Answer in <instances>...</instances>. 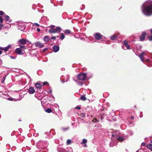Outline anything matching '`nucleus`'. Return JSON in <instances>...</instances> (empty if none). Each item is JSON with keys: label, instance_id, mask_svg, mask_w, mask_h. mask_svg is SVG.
I'll use <instances>...</instances> for the list:
<instances>
[{"label": "nucleus", "instance_id": "0eeeda50", "mask_svg": "<svg viewBox=\"0 0 152 152\" xmlns=\"http://www.w3.org/2000/svg\"><path fill=\"white\" fill-rule=\"evenodd\" d=\"M34 45L36 47L41 48L44 46V45L39 42H36L34 43Z\"/></svg>", "mask_w": 152, "mask_h": 152}, {"label": "nucleus", "instance_id": "8fccbe9b", "mask_svg": "<svg viewBox=\"0 0 152 152\" xmlns=\"http://www.w3.org/2000/svg\"><path fill=\"white\" fill-rule=\"evenodd\" d=\"M67 76H68V79L69 78V75H67Z\"/></svg>", "mask_w": 152, "mask_h": 152}, {"label": "nucleus", "instance_id": "a211bd4d", "mask_svg": "<svg viewBox=\"0 0 152 152\" xmlns=\"http://www.w3.org/2000/svg\"><path fill=\"white\" fill-rule=\"evenodd\" d=\"M118 140L120 142H122L124 141L125 139V138H123L122 137H119L117 138Z\"/></svg>", "mask_w": 152, "mask_h": 152}, {"label": "nucleus", "instance_id": "ddd939ff", "mask_svg": "<svg viewBox=\"0 0 152 152\" xmlns=\"http://www.w3.org/2000/svg\"><path fill=\"white\" fill-rule=\"evenodd\" d=\"M27 40L24 39H21L18 41V42L20 43L23 45H25L26 44Z\"/></svg>", "mask_w": 152, "mask_h": 152}, {"label": "nucleus", "instance_id": "aec40b11", "mask_svg": "<svg viewBox=\"0 0 152 152\" xmlns=\"http://www.w3.org/2000/svg\"><path fill=\"white\" fill-rule=\"evenodd\" d=\"M147 148L150 149L151 151H152V144H150L148 145H147Z\"/></svg>", "mask_w": 152, "mask_h": 152}, {"label": "nucleus", "instance_id": "79ce46f5", "mask_svg": "<svg viewBox=\"0 0 152 152\" xmlns=\"http://www.w3.org/2000/svg\"><path fill=\"white\" fill-rule=\"evenodd\" d=\"M87 145L86 144H85L84 145H83V147H87Z\"/></svg>", "mask_w": 152, "mask_h": 152}, {"label": "nucleus", "instance_id": "58836bf2", "mask_svg": "<svg viewBox=\"0 0 152 152\" xmlns=\"http://www.w3.org/2000/svg\"><path fill=\"white\" fill-rule=\"evenodd\" d=\"M145 142H143L141 144V145L142 146H145Z\"/></svg>", "mask_w": 152, "mask_h": 152}, {"label": "nucleus", "instance_id": "20e7f679", "mask_svg": "<svg viewBox=\"0 0 152 152\" xmlns=\"http://www.w3.org/2000/svg\"><path fill=\"white\" fill-rule=\"evenodd\" d=\"M94 36L95 38L97 40L102 39V35L99 33H96L94 34Z\"/></svg>", "mask_w": 152, "mask_h": 152}, {"label": "nucleus", "instance_id": "c9c22d12", "mask_svg": "<svg viewBox=\"0 0 152 152\" xmlns=\"http://www.w3.org/2000/svg\"><path fill=\"white\" fill-rule=\"evenodd\" d=\"M4 12L2 11H0V15H4Z\"/></svg>", "mask_w": 152, "mask_h": 152}, {"label": "nucleus", "instance_id": "5fc2aeb1", "mask_svg": "<svg viewBox=\"0 0 152 152\" xmlns=\"http://www.w3.org/2000/svg\"><path fill=\"white\" fill-rule=\"evenodd\" d=\"M56 107L58 106V105L57 104H56Z\"/></svg>", "mask_w": 152, "mask_h": 152}, {"label": "nucleus", "instance_id": "393cba45", "mask_svg": "<svg viewBox=\"0 0 152 152\" xmlns=\"http://www.w3.org/2000/svg\"><path fill=\"white\" fill-rule=\"evenodd\" d=\"M65 38V36L64 34L63 33L61 34V35L60 37V38L61 39L63 40V39Z\"/></svg>", "mask_w": 152, "mask_h": 152}, {"label": "nucleus", "instance_id": "4d7b16f0", "mask_svg": "<svg viewBox=\"0 0 152 152\" xmlns=\"http://www.w3.org/2000/svg\"><path fill=\"white\" fill-rule=\"evenodd\" d=\"M1 27H0V30L1 29Z\"/></svg>", "mask_w": 152, "mask_h": 152}, {"label": "nucleus", "instance_id": "052dcab7", "mask_svg": "<svg viewBox=\"0 0 152 152\" xmlns=\"http://www.w3.org/2000/svg\"><path fill=\"white\" fill-rule=\"evenodd\" d=\"M9 21L10 22H11V21H10V20H9Z\"/></svg>", "mask_w": 152, "mask_h": 152}, {"label": "nucleus", "instance_id": "4468645a", "mask_svg": "<svg viewBox=\"0 0 152 152\" xmlns=\"http://www.w3.org/2000/svg\"><path fill=\"white\" fill-rule=\"evenodd\" d=\"M16 52L18 54L20 55L23 54V53L22 52V50L20 48H17L15 50Z\"/></svg>", "mask_w": 152, "mask_h": 152}, {"label": "nucleus", "instance_id": "9b49d317", "mask_svg": "<svg viewBox=\"0 0 152 152\" xmlns=\"http://www.w3.org/2000/svg\"><path fill=\"white\" fill-rule=\"evenodd\" d=\"M146 33L145 32H142V35L140 37V40L142 41H143L145 39V36L146 35Z\"/></svg>", "mask_w": 152, "mask_h": 152}, {"label": "nucleus", "instance_id": "b1692460", "mask_svg": "<svg viewBox=\"0 0 152 152\" xmlns=\"http://www.w3.org/2000/svg\"><path fill=\"white\" fill-rule=\"evenodd\" d=\"M39 26H40V25L39 24H38L37 23H33V27L37 26V27H38Z\"/></svg>", "mask_w": 152, "mask_h": 152}, {"label": "nucleus", "instance_id": "69168bd1", "mask_svg": "<svg viewBox=\"0 0 152 152\" xmlns=\"http://www.w3.org/2000/svg\"><path fill=\"white\" fill-rule=\"evenodd\" d=\"M151 142H152V141H151Z\"/></svg>", "mask_w": 152, "mask_h": 152}, {"label": "nucleus", "instance_id": "c03bdc74", "mask_svg": "<svg viewBox=\"0 0 152 152\" xmlns=\"http://www.w3.org/2000/svg\"><path fill=\"white\" fill-rule=\"evenodd\" d=\"M55 27V26H54V25H52L51 26V27L52 28H53Z\"/></svg>", "mask_w": 152, "mask_h": 152}, {"label": "nucleus", "instance_id": "ea45409f", "mask_svg": "<svg viewBox=\"0 0 152 152\" xmlns=\"http://www.w3.org/2000/svg\"><path fill=\"white\" fill-rule=\"evenodd\" d=\"M56 38V37H53L51 38V39H55Z\"/></svg>", "mask_w": 152, "mask_h": 152}, {"label": "nucleus", "instance_id": "7c9ffc66", "mask_svg": "<svg viewBox=\"0 0 152 152\" xmlns=\"http://www.w3.org/2000/svg\"><path fill=\"white\" fill-rule=\"evenodd\" d=\"M71 142V141L70 139H68L67 141V144L68 145L70 144Z\"/></svg>", "mask_w": 152, "mask_h": 152}, {"label": "nucleus", "instance_id": "6ab92c4d", "mask_svg": "<svg viewBox=\"0 0 152 152\" xmlns=\"http://www.w3.org/2000/svg\"><path fill=\"white\" fill-rule=\"evenodd\" d=\"M110 38L111 40H115L117 39V36L115 34H114L111 36Z\"/></svg>", "mask_w": 152, "mask_h": 152}, {"label": "nucleus", "instance_id": "2eb2a0df", "mask_svg": "<svg viewBox=\"0 0 152 152\" xmlns=\"http://www.w3.org/2000/svg\"><path fill=\"white\" fill-rule=\"evenodd\" d=\"M50 95V96H49V98H48V99L50 101H51L52 102L54 101L55 98L53 97V95L51 94Z\"/></svg>", "mask_w": 152, "mask_h": 152}, {"label": "nucleus", "instance_id": "6e6552de", "mask_svg": "<svg viewBox=\"0 0 152 152\" xmlns=\"http://www.w3.org/2000/svg\"><path fill=\"white\" fill-rule=\"evenodd\" d=\"M53 50L55 52H58L59 50V46L55 45L53 47Z\"/></svg>", "mask_w": 152, "mask_h": 152}, {"label": "nucleus", "instance_id": "4c0bfd02", "mask_svg": "<svg viewBox=\"0 0 152 152\" xmlns=\"http://www.w3.org/2000/svg\"><path fill=\"white\" fill-rule=\"evenodd\" d=\"M52 92V90L51 89H49V91H48V95H49V93H51Z\"/></svg>", "mask_w": 152, "mask_h": 152}, {"label": "nucleus", "instance_id": "f3484780", "mask_svg": "<svg viewBox=\"0 0 152 152\" xmlns=\"http://www.w3.org/2000/svg\"><path fill=\"white\" fill-rule=\"evenodd\" d=\"M17 28L18 29H20L21 31H23L24 30V26H20V25H18L17 27Z\"/></svg>", "mask_w": 152, "mask_h": 152}, {"label": "nucleus", "instance_id": "39448f33", "mask_svg": "<svg viewBox=\"0 0 152 152\" xmlns=\"http://www.w3.org/2000/svg\"><path fill=\"white\" fill-rule=\"evenodd\" d=\"M35 92V90L34 88L31 86L29 87L28 89V92L30 94H34Z\"/></svg>", "mask_w": 152, "mask_h": 152}, {"label": "nucleus", "instance_id": "37998d69", "mask_svg": "<svg viewBox=\"0 0 152 152\" xmlns=\"http://www.w3.org/2000/svg\"><path fill=\"white\" fill-rule=\"evenodd\" d=\"M48 83L47 82H44L43 83V85H45L46 84H47Z\"/></svg>", "mask_w": 152, "mask_h": 152}, {"label": "nucleus", "instance_id": "dca6fc26", "mask_svg": "<svg viewBox=\"0 0 152 152\" xmlns=\"http://www.w3.org/2000/svg\"><path fill=\"white\" fill-rule=\"evenodd\" d=\"M36 87L37 89H40L42 87V85L39 83H36L35 84Z\"/></svg>", "mask_w": 152, "mask_h": 152}, {"label": "nucleus", "instance_id": "72a5a7b5", "mask_svg": "<svg viewBox=\"0 0 152 152\" xmlns=\"http://www.w3.org/2000/svg\"><path fill=\"white\" fill-rule=\"evenodd\" d=\"M3 21V18L0 16V23H1Z\"/></svg>", "mask_w": 152, "mask_h": 152}, {"label": "nucleus", "instance_id": "603ef678", "mask_svg": "<svg viewBox=\"0 0 152 152\" xmlns=\"http://www.w3.org/2000/svg\"><path fill=\"white\" fill-rule=\"evenodd\" d=\"M2 51H0V55L2 53Z\"/></svg>", "mask_w": 152, "mask_h": 152}, {"label": "nucleus", "instance_id": "f704fd0d", "mask_svg": "<svg viewBox=\"0 0 152 152\" xmlns=\"http://www.w3.org/2000/svg\"><path fill=\"white\" fill-rule=\"evenodd\" d=\"M5 78H6V77H4L3 78H2V80L1 82V83H3L4 81L5 80Z\"/></svg>", "mask_w": 152, "mask_h": 152}, {"label": "nucleus", "instance_id": "680f3d73", "mask_svg": "<svg viewBox=\"0 0 152 152\" xmlns=\"http://www.w3.org/2000/svg\"><path fill=\"white\" fill-rule=\"evenodd\" d=\"M113 142V141H111V143H112V142Z\"/></svg>", "mask_w": 152, "mask_h": 152}, {"label": "nucleus", "instance_id": "6e6d98bb", "mask_svg": "<svg viewBox=\"0 0 152 152\" xmlns=\"http://www.w3.org/2000/svg\"><path fill=\"white\" fill-rule=\"evenodd\" d=\"M146 60V61H149V60L148 59H147Z\"/></svg>", "mask_w": 152, "mask_h": 152}, {"label": "nucleus", "instance_id": "a19ab883", "mask_svg": "<svg viewBox=\"0 0 152 152\" xmlns=\"http://www.w3.org/2000/svg\"><path fill=\"white\" fill-rule=\"evenodd\" d=\"M37 30L38 32H39L40 31V29L39 28H37Z\"/></svg>", "mask_w": 152, "mask_h": 152}, {"label": "nucleus", "instance_id": "49530a36", "mask_svg": "<svg viewBox=\"0 0 152 152\" xmlns=\"http://www.w3.org/2000/svg\"><path fill=\"white\" fill-rule=\"evenodd\" d=\"M61 70H62V71H63L64 70H65V69L64 68H62L61 69Z\"/></svg>", "mask_w": 152, "mask_h": 152}, {"label": "nucleus", "instance_id": "864d4df0", "mask_svg": "<svg viewBox=\"0 0 152 152\" xmlns=\"http://www.w3.org/2000/svg\"><path fill=\"white\" fill-rule=\"evenodd\" d=\"M142 115H140V118H142Z\"/></svg>", "mask_w": 152, "mask_h": 152}, {"label": "nucleus", "instance_id": "13d9d810", "mask_svg": "<svg viewBox=\"0 0 152 152\" xmlns=\"http://www.w3.org/2000/svg\"><path fill=\"white\" fill-rule=\"evenodd\" d=\"M131 118H132V119H133V118H134V117H131Z\"/></svg>", "mask_w": 152, "mask_h": 152}, {"label": "nucleus", "instance_id": "4be33fe9", "mask_svg": "<svg viewBox=\"0 0 152 152\" xmlns=\"http://www.w3.org/2000/svg\"><path fill=\"white\" fill-rule=\"evenodd\" d=\"M87 140L86 139H83V140L82 142H81V144H83L86 143L87 142Z\"/></svg>", "mask_w": 152, "mask_h": 152}, {"label": "nucleus", "instance_id": "bf43d9fd", "mask_svg": "<svg viewBox=\"0 0 152 152\" xmlns=\"http://www.w3.org/2000/svg\"><path fill=\"white\" fill-rule=\"evenodd\" d=\"M122 48L123 49H124V48H123V46H122Z\"/></svg>", "mask_w": 152, "mask_h": 152}, {"label": "nucleus", "instance_id": "412c9836", "mask_svg": "<svg viewBox=\"0 0 152 152\" xmlns=\"http://www.w3.org/2000/svg\"><path fill=\"white\" fill-rule=\"evenodd\" d=\"M4 18L5 20L6 21H8L9 20L10 17L8 15H6L4 16Z\"/></svg>", "mask_w": 152, "mask_h": 152}, {"label": "nucleus", "instance_id": "2f4dec72", "mask_svg": "<svg viewBox=\"0 0 152 152\" xmlns=\"http://www.w3.org/2000/svg\"><path fill=\"white\" fill-rule=\"evenodd\" d=\"M151 35L149 38V39L150 40L152 41V29L151 30Z\"/></svg>", "mask_w": 152, "mask_h": 152}, {"label": "nucleus", "instance_id": "5701e85b", "mask_svg": "<svg viewBox=\"0 0 152 152\" xmlns=\"http://www.w3.org/2000/svg\"><path fill=\"white\" fill-rule=\"evenodd\" d=\"M80 98L83 101H85L86 99V98L84 95L81 96Z\"/></svg>", "mask_w": 152, "mask_h": 152}, {"label": "nucleus", "instance_id": "473e14b6", "mask_svg": "<svg viewBox=\"0 0 152 152\" xmlns=\"http://www.w3.org/2000/svg\"><path fill=\"white\" fill-rule=\"evenodd\" d=\"M52 112L53 113V112L52 110H51L50 108H48V113H50Z\"/></svg>", "mask_w": 152, "mask_h": 152}, {"label": "nucleus", "instance_id": "1a4fd4ad", "mask_svg": "<svg viewBox=\"0 0 152 152\" xmlns=\"http://www.w3.org/2000/svg\"><path fill=\"white\" fill-rule=\"evenodd\" d=\"M145 52H142V53L140 54L138 56L140 58L142 61L144 62L145 59L143 58V56L145 55Z\"/></svg>", "mask_w": 152, "mask_h": 152}, {"label": "nucleus", "instance_id": "a18cd8bd", "mask_svg": "<svg viewBox=\"0 0 152 152\" xmlns=\"http://www.w3.org/2000/svg\"><path fill=\"white\" fill-rule=\"evenodd\" d=\"M45 111L47 112V113H48V109H46L45 110Z\"/></svg>", "mask_w": 152, "mask_h": 152}, {"label": "nucleus", "instance_id": "f8f14e48", "mask_svg": "<svg viewBox=\"0 0 152 152\" xmlns=\"http://www.w3.org/2000/svg\"><path fill=\"white\" fill-rule=\"evenodd\" d=\"M123 44L126 47L127 49H130V48L127 41L126 40H124L123 41Z\"/></svg>", "mask_w": 152, "mask_h": 152}, {"label": "nucleus", "instance_id": "423d86ee", "mask_svg": "<svg viewBox=\"0 0 152 152\" xmlns=\"http://www.w3.org/2000/svg\"><path fill=\"white\" fill-rule=\"evenodd\" d=\"M47 102V99L45 100H44L43 99H42V100L41 101V103L43 107L44 108H45L48 106Z\"/></svg>", "mask_w": 152, "mask_h": 152}, {"label": "nucleus", "instance_id": "a878e982", "mask_svg": "<svg viewBox=\"0 0 152 152\" xmlns=\"http://www.w3.org/2000/svg\"><path fill=\"white\" fill-rule=\"evenodd\" d=\"M61 129L62 130L64 131H66L68 130L69 129V128L68 127H66L65 128H62Z\"/></svg>", "mask_w": 152, "mask_h": 152}, {"label": "nucleus", "instance_id": "c756f323", "mask_svg": "<svg viewBox=\"0 0 152 152\" xmlns=\"http://www.w3.org/2000/svg\"><path fill=\"white\" fill-rule=\"evenodd\" d=\"M19 46L21 48V49H22V50H23L25 49V48L24 46L21 45H19Z\"/></svg>", "mask_w": 152, "mask_h": 152}, {"label": "nucleus", "instance_id": "f03ea898", "mask_svg": "<svg viewBox=\"0 0 152 152\" xmlns=\"http://www.w3.org/2000/svg\"><path fill=\"white\" fill-rule=\"evenodd\" d=\"M86 74L85 73L79 74L77 75V79L75 80V81L78 83V85L82 86L83 84V83L82 82H79V80H84L86 77Z\"/></svg>", "mask_w": 152, "mask_h": 152}, {"label": "nucleus", "instance_id": "0e129e2a", "mask_svg": "<svg viewBox=\"0 0 152 152\" xmlns=\"http://www.w3.org/2000/svg\"><path fill=\"white\" fill-rule=\"evenodd\" d=\"M151 142H152V141H151Z\"/></svg>", "mask_w": 152, "mask_h": 152}, {"label": "nucleus", "instance_id": "3c124183", "mask_svg": "<svg viewBox=\"0 0 152 152\" xmlns=\"http://www.w3.org/2000/svg\"><path fill=\"white\" fill-rule=\"evenodd\" d=\"M47 49V48H46L44 50H43V52H44Z\"/></svg>", "mask_w": 152, "mask_h": 152}, {"label": "nucleus", "instance_id": "bb28decb", "mask_svg": "<svg viewBox=\"0 0 152 152\" xmlns=\"http://www.w3.org/2000/svg\"><path fill=\"white\" fill-rule=\"evenodd\" d=\"M44 41L46 42V43L47 42H48V37L47 36L44 37Z\"/></svg>", "mask_w": 152, "mask_h": 152}, {"label": "nucleus", "instance_id": "7ed1b4c3", "mask_svg": "<svg viewBox=\"0 0 152 152\" xmlns=\"http://www.w3.org/2000/svg\"><path fill=\"white\" fill-rule=\"evenodd\" d=\"M61 30V28L59 27H57L56 28L50 29L49 32L51 33H56L57 32H60Z\"/></svg>", "mask_w": 152, "mask_h": 152}, {"label": "nucleus", "instance_id": "de8ad7c7", "mask_svg": "<svg viewBox=\"0 0 152 152\" xmlns=\"http://www.w3.org/2000/svg\"><path fill=\"white\" fill-rule=\"evenodd\" d=\"M113 135L114 136H115L116 137H118V136L116 134H115V135L113 134Z\"/></svg>", "mask_w": 152, "mask_h": 152}, {"label": "nucleus", "instance_id": "e2e57ef3", "mask_svg": "<svg viewBox=\"0 0 152 152\" xmlns=\"http://www.w3.org/2000/svg\"><path fill=\"white\" fill-rule=\"evenodd\" d=\"M141 113H142V112H140V114H141Z\"/></svg>", "mask_w": 152, "mask_h": 152}, {"label": "nucleus", "instance_id": "f257e3e1", "mask_svg": "<svg viewBox=\"0 0 152 152\" xmlns=\"http://www.w3.org/2000/svg\"><path fill=\"white\" fill-rule=\"evenodd\" d=\"M142 10L145 15L150 16L152 15V0L145 1L142 4Z\"/></svg>", "mask_w": 152, "mask_h": 152}, {"label": "nucleus", "instance_id": "c85d7f7f", "mask_svg": "<svg viewBox=\"0 0 152 152\" xmlns=\"http://www.w3.org/2000/svg\"><path fill=\"white\" fill-rule=\"evenodd\" d=\"M58 151L60 152H65V151L64 149L62 148L61 150L58 149Z\"/></svg>", "mask_w": 152, "mask_h": 152}, {"label": "nucleus", "instance_id": "cd10ccee", "mask_svg": "<svg viewBox=\"0 0 152 152\" xmlns=\"http://www.w3.org/2000/svg\"><path fill=\"white\" fill-rule=\"evenodd\" d=\"M65 32L67 34H69L71 33V32L69 30H66L65 31Z\"/></svg>", "mask_w": 152, "mask_h": 152}, {"label": "nucleus", "instance_id": "9d476101", "mask_svg": "<svg viewBox=\"0 0 152 152\" xmlns=\"http://www.w3.org/2000/svg\"><path fill=\"white\" fill-rule=\"evenodd\" d=\"M11 47L10 45H8L7 47L5 48H1L0 49L2 50H4L5 52L7 51Z\"/></svg>", "mask_w": 152, "mask_h": 152}, {"label": "nucleus", "instance_id": "09e8293b", "mask_svg": "<svg viewBox=\"0 0 152 152\" xmlns=\"http://www.w3.org/2000/svg\"><path fill=\"white\" fill-rule=\"evenodd\" d=\"M61 80L63 83H64V81H63Z\"/></svg>", "mask_w": 152, "mask_h": 152}, {"label": "nucleus", "instance_id": "e433bc0d", "mask_svg": "<svg viewBox=\"0 0 152 152\" xmlns=\"http://www.w3.org/2000/svg\"><path fill=\"white\" fill-rule=\"evenodd\" d=\"M75 109H80V107L78 106H76L75 108Z\"/></svg>", "mask_w": 152, "mask_h": 152}]
</instances>
